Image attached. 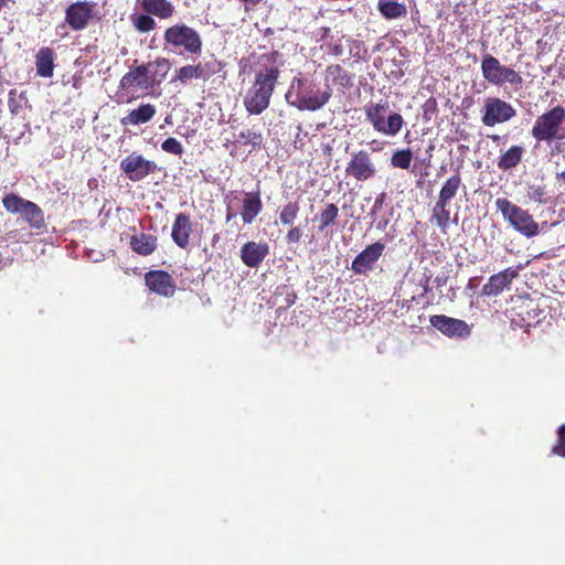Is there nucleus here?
<instances>
[{
	"instance_id": "72a5a7b5",
	"label": "nucleus",
	"mask_w": 565,
	"mask_h": 565,
	"mask_svg": "<svg viewBox=\"0 0 565 565\" xmlns=\"http://www.w3.org/2000/svg\"><path fill=\"white\" fill-rule=\"evenodd\" d=\"M404 125V119L399 114H392L385 120L384 129L381 134L386 136H396Z\"/></svg>"
},
{
	"instance_id": "49530a36",
	"label": "nucleus",
	"mask_w": 565,
	"mask_h": 565,
	"mask_svg": "<svg viewBox=\"0 0 565 565\" xmlns=\"http://www.w3.org/2000/svg\"><path fill=\"white\" fill-rule=\"evenodd\" d=\"M136 252H138V254L140 255H149L151 254L154 249H135Z\"/></svg>"
},
{
	"instance_id": "a878e982",
	"label": "nucleus",
	"mask_w": 565,
	"mask_h": 565,
	"mask_svg": "<svg viewBox=\"0 0 565 565\" xmlns=\"http://www.w3.org/2000/svg\"><path fill=\"white\" fill-rule=\"evenodd\" d=\"M388 108L387 103H379L375 105H371L366 108L365 115L366 119L372 124L374 130L377 132H382L385 125V117L383 113Z\"/></svg>"
},
{
	"instance_id": "864d4df0",
	"label": "nucleus",
	"mask_w": 565,
	"mask_h": 565,
	"mask_svg": "<svg viewBox=\"0 0 565 565\" xmlns=\"http://www.w3.org/2000/svg\"><path fill=\"white\" fill-rule=\"evenodd\" d=\"M533 257H534V258H540V257H547V256H546V253H545V252H543V253H541V254H539V255H535V256H533Z\"/></svg>"
},
{
	"instance_id": "37998d69",
	"label": "nucleus",
	"mask_w": 565,
	"mask_h": 565,
	"mask_svg": "<svg viewBox=\"0 0 565 565\" xmlns=\"http://www.w3.org/2000/svg\"><path fill=\"white\" fill-rule=\"evenodd\" d=\"M130 244H131V247L132 248H136V247H154V243L153 242H150L151 237H148L147 241L145 243H141L139 244V241L137 239V237L135 235L130 236Z\"/></svg>"
},
{
	"instance_id": "f704fd0d",
	"label": "nucleus",
	"mask_w": 565,
	"mask_h": 565,
	"mask_svg": "<svg viewBox=\"0 0 565 565\" xmlns=\"http://www.w3.org/2000/svg\"><path fill=\"white\" fill-rule=\"evenodd\" d=\"M413 160V153L409 149L397 150L391 158V164L394 168L408 169Z\"/></svg>"
},
{
	"instance_id": "9d476101",
	"label": "nucleus",
	"mask_w": 565,
	"mask_h": 565,
	"mask_svg": "<svg viewBox=\"0 0 565 565\" xmlns=\"http://www.w3.org/2000/svg\"><path fill=\"white\" fill-rule=\"evenodd\" d=\"M153 161L145 159L141 154L131 153L120 162V169L134 181H140L157 170Z\"/></svg>"
},
{
	"instance_id": "0eeeda50",
	"label": "nucleus",
	"mask_w": 565,
	"mask_h": 565,
	"mask_svg": "<svg viewBox=\"0 0 565 565\" xmlns=\"http://www.w3.org/2000/svg\"><path fill=\"white\" fill-rule=\"evenodd\" d=\"M163 39L173 47H183L184 51L196 54L202 50L201 36L193 28L185 24H174L164 31Z\"/></svg>"
},
{
	"instance_id": "b1692460",
	"label": "nucleus",
	"mask_w": 565,
	"mask_h": 565,
	"mask_svg": "<svg viewBox=\"0 0 565 565\" xmlns=\"http://www.w3.org/2000/svg\"><path fill=\"white\" fill-rule=\"evenodd\" d=\"M524 148L521 146H512L498 160V168L508 171L515 168L522 160Z\"/></svg>"
},
{
	"instance_id": "2eb2a0df",
	"label": "nucleus",
	"mask_w": 565,
	"mask_h": 565,
	"mask_svg": "<svg viewBox=\"0 0 565 565\" xmlns=\"http://www.w3.org/2000/svg\"><path fill=\"white\" fill-rule=\"evenodd\" d=\"M147 287L163 297H172L175 292V285L170 274L163 270H152L145 276Z\"/></svg>"
},
{
	"instance_id": "a211bd4d",
	"label": "nucleus",
	"mask_w": 565,
	"mask_h": 565,
	"mask_svg": "<svg viewBox=\"0 0 565 565\" xmlns=\"http://www.w3.org/2000/svg\"><path fill=\"white\" fill-rule=\"evenodd\" d=\"M262 209L263 203L260 200L259 191L245 193L241 211V216L244 224L253 223L256 216L260 213Z\"/></svg>"
},
{
	"instance_id": "c03bdc74",
	"label": "nucleus",
	"mask_w": 565,
	"mask_h": 565,
	"mask_svg": "<svg viewBox=\"0 0 565 565\" xmlns=\"http://www.w3.org/2000/svg\"><path fill=\"white\" fill-rule=\"evenodd\" d=\"M384 200H385V193H381L380 195H377V198L374 201L372 211H371L372 215H374L379 210L382 209Z\"/></svg>"
},
{
	"instance_id": "603ef678",
	"label": "nucleus",
	"mask_w": 565,
	"mask_h": 565,
	"mask_svg": "<svg viewBox=\"0 0 565 565\" xmlns=\"http://www.w3.org/2000/svg\"><path fill=\"white\" fill-rule=\"evenodd\" d=\"M367 247H374V248H377V247H383V245L381 243H374L372 245H369Z\"/></svg>"
},
{
	"instance_id": "c9c22d12",
	"label": "nucleus",
	"mask_w": 565,
	"mask_h": 565,
	"mask_svg": "<svg viewBox=\"0 0 565 565\" xmlns=\"http://www.w3.org/2000/svg\"><path fill=\"white\" fill-rule=\"evenodd\" d=\"M276 295L284 296V302L279 306V309H288L295 305L298 296L295 290L290 289L288 286H279L276 290Z\"/></svg>"
},
{
	"instance_id": "09e8293b",
	"label": "nucleus",
	"mask_w": 565,
	"mask_h": 565,
	"mask_svg": "<svg viewBox=\"0 0 565 565\" xmlns=\"http://www.w3.org/2000/svg\"><path fill=\"white\" fill-rule=\"evenodd\" d=\"M10 260H11V259H10V257H9V256H8V257H6V262H2V259L0 258V268L6 267V266L9 264V262H10Z\"/></svg>"
},
{
	"instance_id": "c756f323",
	"label": "nucleus",
	"mask_w": 565,
	"mask_h": 565,
	"mask_svg": "<svg viewBox=\"0 0 565 565\" xmlns=\"http://www.w3.org/2000/svg\"><path fill=\"white\" fill-rule=\"evenodd\" d=\"M131 22L140 33H147L157 28V22L152 15L146 12L143 14H132Z\"/></svg>"
},
{
	"instance_id": "9b49d317",
	"label": "nucleus",
	"mask_w": 565,
	"mask_h": 565,
	"mask_svg": "<svg viewBox=\"0 0 565 565\" xmlns=\"http://www.w3.org/2000/svg\"><path fill=\"white\" fill-rule=\"evenodd\" d=\"M530 262L519 264L515 268L509 267L498 274L492 275L488 281L482 286L481 294L487 297H497L505 288H508L513 279L519 275V270L524 268Z\"/></svg>"
},
{
	"instance_id": "f8f14e48",
	"label": "nucleus",
	"mask_w": 565,
	"mask_h": 565,
	"mask_svg": "<svg viewBox=\"0 0 565 565\" xmlns=\"http://www.w3.org/2000/svg\"><path fill=\"white\" fill-rule=\"evenodd\" d=\"M95 2L78 1L68 6L65 10V21L74 31H81L87 28L93 19Z\"/></svg>"
},
{
	"instance_id": "7c9ffc66",
	"label": "nucleus",
	"mask_w": 565,
	"mask_h": 565,
	"mask_svg": "<svg viewBox=\"0 0 565 565\" xmlns=\"http://www.w3.org/2000/svg\"><path fill=\"white\" fill-rule=\"evenodd\" d=\"M143 67H149L150 78L148 81L151 82V87L161 82V78L164 77L166 71L168 68V62L166 60L157 61L153 63L143 64Z\"/></svg>"
},
{
	"instance_id": "ea45409f",
	"label": "nucleus",
	"mask_w": 565,
	"mask_h": 565,
	"mask_svg": "<svg viewBox=\"0 0 565 565\" xmlns=\"http://www.w3.org/2000/svg\"><path fill=\"white\" fill-rule=\"evenodd\" d=\"M161 149L168 153L181 156L183 153V147L175 138H168L161 143Z\"/></svg>"
},
{
	"instance_id": "79ce46f5",
	"label": "nucleus",
	"mask_w": 565,
	"mask_h": 565,
	"mask_svg": "<svg viewBox=\"0 0 565 565\" xmlns=\"http://www.w3.org/2000/svg\"><path fill=\"white\" fill-rule=\"evenodd\" d=\"M302 234L303 231L300 226L291 227L286 235V241L288 244H296L300 241Z\"/></svg>"
},
{
	"instance_id": "a18cd8bd",
	"label": "nucleus",
	"mask_w": 565,
	"mask_h": 565,
	"mask_svg": "<svg viewBox=\"0 0 565 565\" xmlns=\"http://www.w3.org/2000/svg\"><path fill=\"white\" fill-rule=\"evenodd\" d=\"M96 252V249H86L84 252V255L87 259H92L93 262H98L99 258L98 257H94L93 254Z\"/></svg>"
},
{
	"instance_id": "e433bc0d",
	"label": "nucleus",
	"mask_w": 565,
	"mask_h": 565,
	"mask_svg": "<svg viewBox=\"0 0 565 565\" xmlns=\"http://www.w3.org/2000/svg\"><path fill=\"white\" fill-rule=\"evenodd\" d=\"M236 141L242 142L243 145L259 147L262 142V135L250 129L242 130L237 135Z\"/></svg>"
},
{
	"instance_id": "58836bf2",
	"label": "nucleus",
	"mask_w": 565,
	"mask_h": 565,
	"mask_svg": "<svg viewBox=\"0 0 565 565\" xmlns=\"http://www.w3.org/2000/svg\"><path fill=\"white\" fill-rule=\"evenodd\" d=\"M552 454L565 458V424L557 429V441L552 448Z\"/></svg>"
},
{
	"instance_id": "4468645a",
	"label": "nucleus",
	"mask_w": 565,
	"mask_h": 565,
	"mask_svg": "<svg viewBox=\"0 0 565 565\" xmlns=\"http://www.w3.org/2000/svg\"><path fill=\"white\" fill-rule=\"evenodd\" d=\"M514 116L515 110L509 103L500 98H488L484 105L482 122L488 127H492L495 124L508 121Z\"/></svg>"
},
{
	"instance_id": "39448f33",
	"label": "nucleus",
	"mask_w": 565,
	"mask_h": 565,
	"mask_svg": "<svg viewBox=\"0 0 565 565\" xmlns=\"http://www.w3.org/2000/svg\"><path fill=\"white\" fill-rule=\"evenodd\" d=\"M495 206L516 231L525 236H533L537 233V224L533 221L527 211L513 204L508 199L499 198L495 200Z\"/></svg>"
},
{
	"instance_id": "bb28decb",
	"label": "nucleus",
	"mask_w": 565,
	"mask_h": 565,
	"mask_svg": "<svg viewBox=\"0 0 565 565\" xmlns=\"http://www.w3.org/2000/svg\"><path fill=\"white\" fill-rule=\"evenodd\" d=\"M449 203L437 200L433 207L430 222L435 223L439 228L446 230L450 221Z\"/></svg>"
},
{
	"instance_id": "aec40b11",
	"label": "nucleus",
	"mask_w": 565,
	"mask_h": 565,
	"mask_svg": "<svg viewBox=\"0 0 565 565\" xmlns=\"http://www.w3.org/2000/svg\"><path fill=\"white\" fill-rule=\"evenodd\" d=\"M192 230L190 217L183 213L177 215L172 226V238L179 247H185Z\"/></svg>"
},
{
	"instance_id": "4be33fe9",
	"label": "nucleus",
	"mask_w": 565,
	"mask_h": 565,
	"mask_svg": "<svg viewBox=\"0 0 565 565\" xmlns=\"http://www.w3.org/2000/svg\"><path fill=\"white\" fill-rule=\"evenodd\" d=\"M215 74L214 68H207V64L185 65L178 70L177 79L185 83L192 78H207Z\"/></svg>"
},
{
	"instance_id": "de8ad7c7",
	"label": "nucleus",
	"mask_w": 565,
	"mask_h": 565,
	"mask_svg": "<svg viewBox=\"0 0 565 565\" xmlns=\"http://www.w3.org/2000/svg\"><path fill=\"white\" fill-rule=\"evenodd\" d=\"M206 64H207V68H214L215 73L218 72V64L216 62L206 63Z\"/></svg>"
},
{
	"instance_id": "ddd939ff",
	"label": "nucleus",
	"mask_w": 565,
	"mask_h": 565,
	"mask_svg": "<svg viewBox=\"0 0 565 565\" xmlns=\"http://www.w3.org/2000/svg\"><path fill=\"white\" fill-rule=\"evenodd\" d=\"M430 323L449 338L465 339L471 334V327L461 319L447 317L445 315H435L430 317Z\"/></svg>"
},
{
	"instance_id": "cd10ccee",
	"label": "nucleus",
	"mask_w": 565,
	"mask_h": 565,
	"mask_svg": "<svg viewBox=\"0 0 565 565\" xmlns=\"http://www.w3.org/2000/svg\"><path fill=\"white\" fill-rule=\"evenodd\" d=\"M461 185V178L459 174L450 177L443 185L438 200L441 202L449 203L451 199L456 196Z\"/></svg>"
},
{
	"instance_id": "423d86ee",
	"label": "nucleus",
	"mask_w": 565,
	"mask_h": 565,
	"mask_svg": "<svg viewBox=\"0 0 565 565\" xmlns=\"http://www.w3.org/2000/svg\"><path fill=\"white\" fill-rule=\"evenodd\" d=\"M2 204L9 213L20 215L31 227L41 228L45 224L43 211L34 202L10 193L2 199Z\"/></svg>"
},
{
	"instance_id": "f257e3e1",
	"label": "nucleus",
	"mask_w": 565,
	"mask_h": 565,
	"mask_svg": "<svg viewBox=\"0 0 565 565\" xmlns=\"http://www.w3.org/2000/svg\"><path fill=\"white\" fill-rule=\"evenodd\" d=\"M278 76L279 71L274 66L256 73L244 97V106L249 114L259 115L268 108Z\"/></svg>"
},
{
	"instance_id": "4c0bfd02",
	"label": "nucleus",
	"mask_w": 565,
	"mask_h": 565,
	"mask_svg": "<svg viewBox=\"0 0 565 565\" xmlns=\"http://www.w3.org/2000/svg\"><path fill=\"white\" fill-rule=\"evenodd\" d=\"M327 78H331L333 82H338L341 85L349 79L347 72L340 65L328 66Z\"/></svg>"
},
{
	"instance_id": "20e7f679",
	"label": "nucleus",
	"mask_w": 565,
	"mask_h": 565,
	"mask_svg": "<svg viewBox=\"0 0 565 565\" xmlns=\"http://www.w3.org/2000/svg\"><path fill=\"white\" fill-rule=\"evenodd\" d=\"M511 323L519 328H530L540 321L543 310L537 300L530 295H514L511 297V307L507 309Z\"/></svg>"
},
{
	"instance_id": "f03ea898",
	"label": "nucleus",
	"mask_w": 565,
	"mask_h": 565,
	"mask_svg": "<svg viewBox=\"0 0 565 565\" xmlns=\"http://www.w3.org/2000/svg\"><path fill=\"white\" fill-rule=\"evenodd\" d=\"M332 89L329 85L323 90L315 89L312 84L307 85L306 81L295 77L286 94L287 102L299 110L316 111L329 103Z\"/></svg>"
},
{
	"instance_id": "2f4dec72",
	"label": "nucleus",
	"mask_w": 565,
	"mask_h": 565,
	"mask_svg": "<svg viewBox=\"0 0 565 565\" xmlns=\"http://www.w3.org/2000/svg\"><path fill=\"white\" fill-rule=\"evenodd\" d=\"M268 249H241V258L245 265L257 267L267 255Z\"/></svg>"
},
{
	"instance_id": "6e6552de",
	"label": "nucleus",
	"mask_w": 565,
	"mask_h": 565,
	"mask_svg": "<svg viewBox=\"0 0 565 565\" xmlns=\"http://www.w3.org/2000/svg\"><path fill=\"white\" fill-rule=\"evenodd\" d=\"M481 71L483 77L494 85L510 83L511 85L519 86L523 83V78L518 72L501 65L499 60L490 54L483 57Z\"/></svg>"
},
{
	"instance_id": "8fccbe9b",
	"label": "nucleus",
	"mask_w": 565,
	"mask_h": 565,
	"mask_svg": "<svg viewBox=\"0 0 565 565\" xmlns=\"http://www.w3.org/2000/svg\"><path fill=\"white\" fill-rule=\"evenodd\" d=\"M243 247L249 248V247H258V246L254 242H247V243L244 244Z\"/></svg>"
},
{
	"instance_id": "7ed1b4c3",
	"label": "nucleus",
	"mask_w": 565,
	"mask_h": 565,
	"mask_svg": "<svg viewBox=\"0 0 565 565\" xmlns=\"http://www.w3.org/2000/svg\"><path fill=\"white\" fill-rule=\"evenodd\" d=\"M565 108L555 106L539 116L532 127V136L536 141L551 142L565 138Z\"/></svg>"
},
{
	"instance_id": "412c9836",
	"label": "nucleus",
	"mask_w": 565,
	"mask_h": 565,
	"mask_svg": "<svg viewBox=\"0 0 565 565\" xmlns=\"http://www.w3.org/2000/svg\"><path fill=\"white\" fill-rule=\"evenodd\" d=\"M382 249H362L352 263V270L355 274H365L373 269L374 264L379 260Z\"/></svg>"
},
{
	"instance_id": "a19ab883",
	"label": "nucleus",
	"mask_w": 565,
	"mask_h": 565,
	"mask_svg": "<svg viewBox=\"0 0 565 565\" xmlns=\"http://www.w3.org/2000/svg\"><path fill=\"white\" fill-rule=\"evenodd\" d=\"M527 195H529L530 200L537 202V203H543L544 195H545V189L543 186H531Z\"/></svg>"
},
{
	"instance_id": "c85d7f7f",
	"label": "nucleus",
	"mask_w": 565,
	"mask_h": 565,
	"mask_svg": "<svg viewBox=\"0 0 565 565\" xmlns=\"http://www.w3.org/2000/svg\"><path fill=\"white\" fill-rule=\"evenodd\" d=\"M299 210L300 207L297 202H288L279 211L277 223L285 226L292 225L298 217Z\"/></svg>"
},
{
	"instance_id": "473e14b6",
	"label": "nucleus",
	"mask_w": 565,
	"mask_h": 565,
	"mask_svg": "<svg viewBox=\"0 0 565 565\" xmlns=\"http://www.w3.org/2000/svg\"><path fill=\"white\" fill-rule=\"evenodd\" d=\"M339 214V209L333 203H328L319 215V230L323 231L331 225Z\"/></svg>"
},
{
	"instance_id": "1a4fd4ad",
	"label": "nucleus",
	"mask_w": 565,
	"mask_h": 565,
	"mask_svg": "<svg viewBox=\"0 0 565 565\" xmlns=\"http://www.w3.org/2000/svg\"><path fill=\"white\" fill-rule=\"evenodd\" d=\"M376 171L372 157L366 150L353 152L345 168L347 175L352 177L358 182L373 179Z\"/></svg>"
},
{
	"instance_id": "5701e85b",
	"label": "nucleus",
	"mask_w": 565,
	"mask_h": 565,
	"mask_svg": "<svg viewBox=\"0 0 565 565\" xmlns=\"http://www.w3.org/2000/svg\"><path fill=\"white\" fill-rule=\"evenodd\" d=\"M377 9L387 20L404 18L407 15L406 6L394 0H379Z\"/></svg>"
},
{
	"instance_id": "393cba45",
	"label": "nucleus",
	"mask_w": 565,
	"mask_h": 565,
	"mask_svg": "<svg viewBox=\"0 0 565 565\" xmlns=\"http://www.w3.org/2000/svg\"><path fill=\"white\" fill-rule=\"evenodd\" d=\"M36 73L42 77H51L53 75V52L49 47L41 49L36 54Z\"/></svg>"
},
{
	"instance_id": "f3484780",
	"label": "nucleus",
	"mask_w": 565,
	"mask_h": 565,
	"mask_svg": "<svg viewBox=\"0 0 565 565\" xmlns=\"http://www.w3.org/2000/svg\"><path fill=\"white\" fill-rule=\"evenodd\" d=\"M143 12L167 20L173 17L175 8L169 0H137Z\"/></svg>"
},
{
	"instance_id": "3c124183",
	"label": "nucleus",
	"mask_w": 565,
	"mask_h": 565,
	"mask_svg": "<svg viewBox=\"0 0 565 565\" xmlns=\"http://www.w3.org/2000/svg\"><path fill=\"white\" fill-rule=\"evenodd\" d=\"M556 178L565 181V170L562 172L556 173Z\"/></svg>"
},
{
	"instance_id": "5fc2aeb1",
	"label": "nucleus",
	"mask_w": 565,
	"mask_h": 565,
	"mask_svg": "<svg viewBox=\"0 0 565 565\" xmlns=\"http://www.w3.org/2000/svg\"><path fill=\"white\" fill-rule=\"evenodd\" d=\"M231 217H232V214H231V213H228V214H227V221H230V220H231Z\"/></svg>"
},
{
	"instance_id": "6ab92c4d",
	"label": "nucleus",
	"mask_w": 565,
	"mask_h": 565,
	"mask_svg": "<svg viewBox=\"0 0 565 565\" xmlns=\"http://www.w3.org/2000/svg\"><path fill=\"white\" fill-rule=\"evenodd\" d=\"M156 107L151 104L140 105L138 108L132 109L129 114L121 118L124 126H138L150 121L156 115Z\"/></svg>"
},
{
	"instance_id": "dca6fc26",
	"label": "nucleus",
	"mask_w": 565,
	"mask_h": 565,
	"mask_svg": "<svg viewBox=\"0 0 565 565\" xmlns=\"http://www.w3.org/2000/svg\"><path fill=\"white\" fill-rule=\"evenodd\" d=\"M149 78V67L139 65L130 70L121 77L119 87L127 92L134 86H137L141 89H148L151 88V82L148 81Z\"/></svg>"
}]
</instances>
